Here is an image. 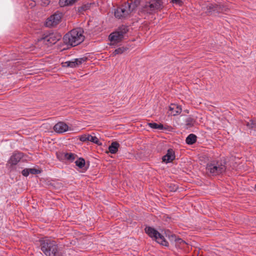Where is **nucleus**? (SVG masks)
Returning a JSON list of instances; mask_svg holds the SVG:
<instances>
[{"label":"nucleus","mask_w":256,"mask_h":256,"mask_svg":"<svg viewBox=\"0 0 256 256\" xmlns=\"http://www.w3.org/2000/svg\"><path fill=\"white\" fill-rule=\"evenodd\" d=\"M84 40V30L80 28L73 29L64 37V42L72 46L80 44Z\"/></svg>","instance_id":"f257e3e1"},{"label":"nucleus","mask_w":256,"mask_h":256,"mask_svg":"<svg viewBox=\"0 0 256 256\" xmlns=\"http://www.w3.org/2000/svg\"><path fill=\"white\" fill-rule=\"evenodd\" d=\"M42 251L46 256H56L58 252V246L56 242L47 238L40 240Z\"/></svg>","instance_id":"f03ea898"},{"label":"nucleus","mask_w":256,"mask_h":256,"mask_svg":"<svg viewBox=\"0 0 256 256\" xmlns=\"http://www.w3.org/2000/svg\"><path fill=\"white\" fill-rule=\"evenodd\" d=\"M206 170L213 176L220 175L226 172V163L222 161L214 160L207 164Z\"/></svg>","instance_id":"7ed1b4c3"},{"label":"nucleus","mask_w":256,"mask_h":256,"mask_svg":"<svg viewBox=\"0 0 256 256\" xmlns=\"http://www.w3.org/2000/svg\"><path fill=\"white\" fill-rule=\"evenodd\" d=\"M144 230L146 233L150 237L156 240L158 243L166 246H168V242L166 240L164 236L154 228L150 226H146Z\"/></svg>","instance_id":"20e7f679"},{"label":"nucleus","mask_w":256,"mask_h":256,"mask_svg":"<svg viewBox=\"0 0 256 256\" xmlns=\"http://www.w3.org/2000/svg\"><path fill=\"white\" fill-rule=\"evenodd\" d=\"M162 4L160 0H154L150 1L145 6L146 10L149 13H153L162 8Z\"/></svg>","instance_id":"39448f33"},{"label":"nucleus","mask_w":256,"mask_h":256,"mask_svg":"<svg viewBox=\"0 0 256 256\" xmlns=\"http://www.w3.org/2000/svg\"><path fill=\"white\" fill-rule=\"evenodd\" d=\"M61 38V36L56 34H50L41 40L43 43L49 46L56 44Z\"/></svg>","instance_id":"423d86ee"},{"label":"nucleus","mask_w":256,"mask_h":256,"mask_svg":"<svg viewBox=\"0 0 256 256\" xmlns=\"http://www.w3.org/2000/svg\"><path fill=\"white\" fill-rule=\"evenodd\" d=\"M130 10L125 4L124 5L122 6L121 7L118 8L114 12L116 17L120 18L127 16L130 12Z\"/></svg>","instance_id":"0eeeda50"},{"label":"nucleus","mask_w":256,"mask_h":256,"mask_svg":"<svg viewBox=\"0 0 256 256\" xmlns=\"http://www.w3.org/2000/svg\"><path fill=\"white\" fill-rule=\"evenodd\" d=\"M61 18L60 14H55L48 18L46 22V25L48 27L56 26L59 23Z\"/></svg>","instance_id":"6e6552de"},{"label":"nucleus","mask_w":256,"mask_h":256,"mask_svg":"<svg viewBox=\"0 0 256 256\" xmlns=\"http://www.w3.org/2000/svg\"><path fill=\"white\" fill-rule=\"evenodd\" d=\"M123 32H115L112 33L109 36V39L112 44L120 42L124 38Z\"/></svg>","instance_id":"1a4fd4ad"},{"label":"nucleus","mask_w":256,"mask_h":256,"mask_svg":"<svg viewBox=\"0 0 256 256\" xmlns=\"http://www.w3.org/2000/svg\"><path fill=\"white\" fill-rule=\"evenodd\" d=\"M87 58H76L72 61H68L64 63V66L70 68H76L79 66L82 63L86 62Z\"/></svg>","instance_id":"9d476101"},{"label":"nucleus","mask_w":256,"mask_h":256,"mask_svg":"<svg viewBox=\"0 0 256 256\" xmlns=\"http://www.w3.org/2000/svg\"><path fill=\"white\" fill-rule=\"evenodd\" d=\"M68 126L64 122H58L54 126V130L58 133H63L68 130Z\"/></svg>","instance_id":"9b49d317"},{"label":"nucleus","mask_w":256,"mask_h":256,"mask_svg":"<svg viewBox=\"0 0 256 256\" xmlns=\"http://www.w3.org/2000/svg\"><path fill=\"white\" fill-rule=\"evenodd\" d=\"M23 157L22 152L14 153L10 156L8 163L11 165H16Z\"/></svg>","instance_id":"f8f14e48"},{"label":"nucleus","mask_w":256,"mask_h":256,"mask_svg":"<svg viewBox=\"0 0 256 256\" xmlns=\"http://www.w3.org/2000/svg\"><path fill=\"white\" fill-rule=\"evenodd\" d=\"M175 158L174 152L172 149L170 148L168 150L167 153L162 157V161L168 163L172 161Z\"/></svg>","instance_id":"ddd939ff"},{"label":"nucleus","mask_w":256,"mask_h":256,"mask_svg":"<svg viewBox=\"0 0 256 256\" xmlns=\"http://www.w3.org/2000/svg\"><path fill=\"white\" fill-rule=\"evenodd\" d=\"M170 114L176 116L182 112V108L176 104H171L169 106Z\"/></svg>","instance_id":"4468645a"},{"label":"nucleus","mask_w":256,"mask_h":256,"mask_svg":"<svg viewBox=\"0 0 256 256\" xmlns=\"http://www.w3.org/2000/svg\"><path fill=\"white\" fill-rule=\"evenodd\" d=\"M140 4V0H130L126 4L130 12L132 11Z\"/></svg>","instance_id":"2eb2a0df"},{"label":"nucleus","mask_w":256,"mask_h":256,"mask_svg":"<svg viewBox=\"0 0 256 256\" xmlns=\"http://www.w3.org/2000/svg\"><path fill=\"white\" fill-rule=\"evenodd\" d=\"M119 147L120 144L117 142H114L108 146L109 152L111 154H114L118 152Z\"/></svg>","instance_id":"dca6fc26"},{"label":"nucleus","mask_w":256,"mask_h":256,"mask_svg":"<svg viewBox=\"0 0 256 256\" xmlns=\"http://www.w3.org/2000/svg\"><path fill=\"white\" fill-rule=\"evenodd\" d=\"M245 124L248 129L256 130V118L249 120L245 121Z\"/></svg>","instance_id":"f3484780"},{"label":"nucleus","mask_w":256,"mask_h":256,"mask_svg":"<svg viewBox=\"0 0 256 256\" xmlns=\"http://www.w3.org/2000/svg\"><path fill=\"white\" fill-rule=\"evenodd\" d=\"M197 137L196 136L193 134H189L188 137L186 138V143L188 144L192 145L194 144L196 141Z\"/></svg>","instance_id":"a211bd4d"},{"label":"nucleus","mask_w":256,"mask_h":256,"mask_svg":"<svg viewBox=\"0 0 256 256\" xmlns=\"http://www.w3.org/2000/svg\"><path fill=\"white\" fill-rule=\"evenodd\" d=\"M79 0H60V4L61 6H71L78 1Z\"/></svg>","instance_id":"6ab92c4d"},{"label":"nucleus","mask_w":256,"mask_h":256,"mask_svg":"<svg viewBox=\"0 0 256 256\" xmlns=\"http://www.w3.org/2000/svg\"><path fill=\"white\" fill-rule=\"evenodd\" d=\"M148 125L150 126V127L154 129H158L160 130L166 129V128H164V126L162 124H158L155 122H151L148 123Z\"/></svg>","instance_id":"aec40b11"},{"label":"nucleus","mask_w":256,"mask_h":256,"mask_svg":"<svg viewBox=\"0 0 256 256\" xmlns=\"http://www.w3.org/2000/svg\"><path fill=\"white\" fill-rule=\"evenodd\" d=\"M76 165L80 168H82L86 164L85 160L82 158H79L75 162Z\"/></svg>","instance_id":"412c9836"},{"label":"nucleus","mask_w":256,"mask_h":256,"mask_svg":"<svg viewBox=\"0 0 256 256\" xmlns=\"http://www.w3.org/2000/svg\"><path fill=\"white\" fill-rule=\"evenodd\" d=\"M88 141L92 142L96 144H97L98 146L102 145V143L100 142L98 138L97 137H96V136H91L90 134H88Z\"/></svg>","instance_id":"4be33fe9"},{"label":"nucleus","mask_w":256,"mask_h":256,"mask_svg":"<svg viewBox=\"0 0 256 256\" xmlns=\"http://www.w3.org/2000/svg\"><path fill=\"white\" fill-rule=\"evenodd\" d=\"M127 50V48L124 47H120L116 48L115 50L112 52V56H116L117 54H122L125 51Z\"/></svg>","instance_id":"5701e85b"},{"label":"nucleus","mask_w":256,"mask_h":256,"mask_svg":"<svg viewBox=\"0 0 256 256\" xmlns=\"http://www.w3.org/2000/svg\"><path fill=\"white\" fill-rule=\"evenodd\" d=\"M194 122L195 120L194 118L190 117L187 118L186 120V128H189L194 126Z\"/></svg>","instance_id":"b1692460"},{"label":"nucleus","mask_w":256,"mask_h":256,"mask_svg":"<svg viewBox=\"0 0 256 256\" xmlns=\"http://www.w3.org/2000/svg\"><path fill=\"white\" fill-rule=\"evenodd\" d=\"M66 158L65 160H66L70 162H72L74 161L76 157V155L73 153H66Z\"/></svg>","instance_id":"393cba45"},{"label":"nucleus","mask_w":256,"mask_h":256,"mask_svg":"<svg viewBox=\"0 0 256 256\" xmlns=\"http://www.w3.org/2000/svg\"><path fill=\"white\" fill-rule=\"evenodd\" d=\"M66 152H56V158L60 161L65 160Z\"/></svg>","instance_id":"a878e982"},{"label":"nucleus","mask_w":256,"mask_h":256,"mask_svg":"<svg viewBox=\"0 0 256 256\" xmlns=\"http://www.w3.org/2000/svg\"><path fill=\"white\" fill-rule=\"evenodd\" d=\"M29 172H30V174H39L41 172L40 170L35 168H30Z\"/></svg>","instance_id":"bb28decb"},{"label":"nucleus","mask_w":256,"mask_h":256,"mask_svg":"<svg viewBox=\"0 0 256 256\" xmlns=\"http://www.w3.org/2000/svg\"><path fill=\"white\" fill-rule=\"evenodd\" d=\"M90 4H88L84 5L78 8L79 10L80 11H85L90 8Z\"/></svg>","instance_id":"cd10ccee"},{"label":"nucleus","mask_w":256,"mask_h":256,"mask_svg":"<svg viewBox=\"0 0 256 256\" xmlns=\"http://www.w3.org/2000/svg\"><path fill=\"white\" fill-rule=\"evenodd\" d=\"M88 134H83V135L81 136H80V140L81 142H82L88 141Z\"/></svg>","instance_id":"c85d7f7f"},{"label":"nucleus","mask_w":256,"mask_h":256,"mask_svg":"<svg viewBox=\"0 0 256 256\" xmlns=\"http://www.w3.org/2000/svg\"><path fill=\"white\" fill-rule=\"evenodd\" d=\"M29 170H30V168H25V169L23 170L22 172V174L24 176H28V174H30Z\"/></svg>","instance_id":"c756f323"},{"label":"nucleus","mask_w":256,"mask_h":256,"mask_svg":"<svg viewBox=\"0 0 256 256\" xmlns=\"http://www.w3.org/2000/svg\"><path fill=\"white\" fill-rule=\"evenodd\" d=\"M170 190L172 192H176L178 189V186L175 185H170Z\"/></svg>","instance_id":"7c9ffc66"},{"label":"nucleus","mask_w":256,"mask_h":256,"mask_svg":"<svg viewBox=\"0 0 256 256\" xmlns=\"http://www.w3.org/2000/svg\"><path fill=\"white\" fill-rule=\"evenodd\" d=\"M171 2L173 4H180L181 2L180 0H172Z\"/></svg>","instance_id":"2f4dec72"},{"label":"nucleus","mask_w":256,"mask_h":256,"mask_svg":"<svg viewBox=\"0 0 256 256\" xmlns=\"http://www.w3.org/2000/svg\"><path fill=\"white\" fill-rule=\"evenodd\" d=\"M212 5L209 6H208V8H213V7H212Z\"/></svg>","instance_id":"473e14b6"},{"label":"nucleus","mask_w":256,"mask_h":256,"mask_svg":"<svg viewBox=\"0 0 256 256\" xmlns=\"http://www.w3.org/2000/svg\"><path fill=\"white\" fill-rule=\"evenodd\" d=\"M160 1L162 2V0H160Z\"/></svg>","instance_id":"72a5a7b5"}]
</instances>
